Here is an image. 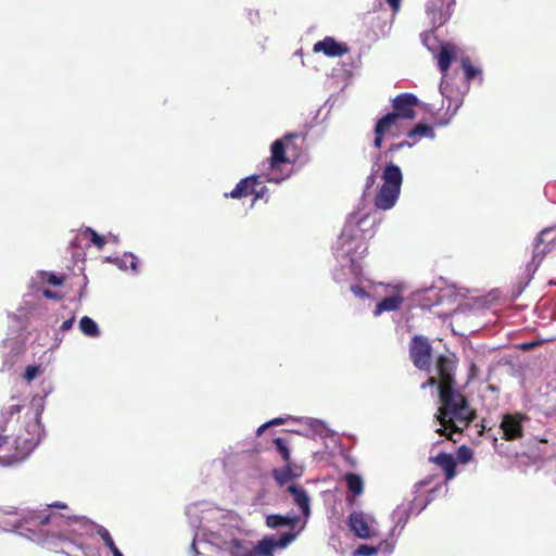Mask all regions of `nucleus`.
<instances>
[{
  "label": "nucleus",
  "instance_id": "28",
  "mask_svg": "<svg viewBox=\"0 0 556 556\" xmlns=\"http://www.w3.org/2000/svg\"><path fill=\"white\" fill-rule=\"evenodd\" d=\"M422 136L434 137V132L430 126L421 123L417 124L407 132V137L410 139H416L417 137Z\"/></svg>",
  "mask_w": 556,
  "mask_h": 556
},
{
  "label": "nucleus",
  "instance_id": "42",
  "mask_svg": "<svg viewBox=\"0 0 556 556\" xmlns=\"http://www.w3.org/2000/svg\"><path fill=\"white\" fill-rule=\"evenodd\" d=\"M540 343L539 342H535V341H532V342H527V343H523L521 344V349L527 351V350H531V349H534L535 346H538Z\"/></svg>",
  "mask_w": 556,
  "mask_h": 556
},
{
  "label": "nucleus",
  "instance_id": "46",
  "mask_svg": "<svg viewBox=\"0 0 556 556\" xmlns=\"http://www.w3.org/2000/svg\"><path fill=\"white\" fill-rule=\"evenodd\" d=\"M351 267L355 274H359V267L355 264V262L352 263Z\"/></svg>",
  "mask_w": 556,
  "mask_h": 556
},
{
  "label": "nucleus",
  "instance_id": "38",
  "mask_svg": "<svg viewBox=\"0 0 556 556\" xmlns=\"http://www.w3.org/2000/svg\"><path fill=\"white\" fill-rule=\"evenodd\" d=\"M437 377H430L426 382L421 384L422 389H426L427 387H434L437 386L440 390V374L437 371Z\"/></svg>",
  "mask_w": 556,
  "mask_h": 556
},
{
  "label": "nucleus",
  "instance_id": "26",
  "mask_svg": "<svg viewBox=\"0 0 556 556\" xmlns=\"http://www.w3.org/2000/svg\"><path fill=\"white\" fill-rule=\"evenodd\" d=\"M81 332L88 337H98L99 328L97 323L89 316L85 315L79 321Z\"/></svg>",
  "mask_w": 556,
  "mask_h": 556
},
{
  "label": "nucleus",
  "instance_id": "39",
  "mask_svg": "<svg viewBox=\"0 0 556 556\" xmlns=\"http://www.w3.org/2000/svg\"><path fill=\"white\" fill-rule=\"evenodd\" d=\"M405 147H412V143H409L408 141H402V142H399V143H393L389 147L388 149V152L390 153H394L399 150H401L402 148H405Z\"/></svg>",
  "mask_w": 556,
  "mask_h": 556
},
{
  "label": "nucleus",
  "instance_id": "52",
  "mask_svg": "<svg viewBox=\"0 0 556 556\" xmlns=\"http://www.w3.org/2000/svg\"><path fill=\"white\" fill-rule=\"evenodd\" d=\"M25 455H20L17 458L23 459Z\"/></svg>",
  "mask_w": 556,
  "mask_h": 556
},
{
  "label": "nucleus",
  "instance_id": "31",
  "mask_svg": "<svg viewBox=\"0 0 556 556\" xmlns=\"http://www.w3.org/2000/svg\"><path fill=\"white\" fill-rule=\"evenodd\" d=\"M462 66L465 73L466 80H471L476 76L480 75V70L476 68L469 60H463Z\"/></svg>",
  "mask_w": 556,
  "mask_h": 556
},
{
  "label": "nucleus",
  "instance_id": "34",
  "mask_svg": "<svg viewBox=\"0 0 556 556\" xmlns=\"http://www.w3.org/2000/svg\"><path fill=\"white\" fill-rule=\"evenodd\" d=\"M40 372V367L36 365H28L24 372V379L28 382L33 381Z\"/></svg>",
  "mask_w": 556,
  "mask_h": 556
},
{
  "label": "nucleus",
  "instance_id": "17",
  "mask_svg": "<svg viewBox=\"0 0 556 556\" xmlns=\"http://www.w3.org/2000/svg\"><path fill=\"white\" fill-rule=\"evenodd\" d=\"M271 156L269 157L270 168H277L280 163H288L289 160L286 156L285 142L278 139L273 142L270 147Z\"/></svg>",
  "mask_w": 556,
  "mask_h": 556
},
{
  "label": "nucleus",
  "instance_id": "9",
  "mask_svg": "<svg viewBox=\"0 0 556 556\" xmlns=\"http://www.w3.org/2000/svg\"><path fill=\"white\" fill-rule=\"evenodd\" d=\"M299 533L300 531L286 532L279 539H276L274 535L264 536L255 546H252L253 556H274L276 548L287 547L295 540Z\"/></svg>",
  "mask_w": 556,
  "mask_h": 556
},
{
  "label": "nucleus",
  "instance_id": "20",
  "mask_svg": "<svg viewBox=\"0 0 556 556\" xmlns=\"http://www.w3.org/2000/svg\"><path fill=\"white\" fill-rule=\"evenodd\" d=\"M227 551L231 556H253L251 543L239 539L228 542Z\"/></svg>",
  "mask_w": 556,
  "mask_h": 556
},
{
  "label": "nucleus",
  "instance_id": "50",
  "mask_svg": "<svg viewBox=\"0 0 556 556\" xmlns=\"http://www.w3.org/2000/svg\"><path fill=\"white\" fill-rule=\"evenodd\" d=\"M265 178H267V181H271V179L268 178V175H265Z\"/></svg>",
  "mask_w": 556,
  "mask_h": 556
},
{
  "label": "nucleus",
  "instance_id": "1",
  "mask_svg": "<svg viewBox=\"0 0 556 556\" xmlns=\"http://www.w3.org/2000/svg\"><path fill=\"white\" fill-rule=\"evenodd\" d=\"M435 370L440 374V407L437 419L441 428L440 435L452 438L453 433L462 432L476 418L467 399L456 390V359L454 356L440 355L435 361Z\"/></svg>",
  "mask_w": 556,
  "mask_h": 556
},
{
  "label": "nucleus",
  "instance_id": "33",
  "mask_svg": "<svg viewBox=\"0 0 556 556\" xmlns=\"http://www.w3.org/2000/svg\"><path fill=\"white\" fill-rule=\"evenodd\" d=\"M286 422V419L282 418V417H277V418H274L265 424H263L262 426H260L256 430V435L260 437L263 434V432L268 429L269 427H273V426H280V425H283Z\"/></svg>",
  "mask_w": 556,
  "mask_h": 556
},
{
  "label": "nucleus",
  "instance_id": "35",
  "mask_svg": "<svg viewBox=\"0 0 556 556\" xmlns=\"http://www.w3.org/2000/svg\"><path fill=\"white\" fill-rule=\"evenodd\" d=\"M457 456L462 463H467L472 458V451L466 445L458 448Z\"/></svg>",
  "mask_w": 556,
  "mask_h": 556
},
{
  "label": "nucleus",
  "instance_id": "25",
  "mask_svg": "<svg viewBox=\"0 0 556 556\" xmlns=\"http://www.w3.org/2000/svg\"><path fill=\"white\" fill-rule=\"evenodd\" d=\"M114 262L123 269L130 268L135 273L139 270V260L132 253H125L122 258H115Z\"/></svg>",
  "mask_w": 556,
  "mask_h": 556
},
{
  "label": "nucleus",
  "instance_id": "13",
  "mask_svg": "<svg viewBox=\"0 0 556 556\" xmlns=\"http://www.w3.org/2000/svg\"><path fill=\"white\" fill-rule=\"evenodd\" d=\"M263 184L260 175H251L241 179L236 187L229 192L225 193L226 198L242 199L252 195L255 192V187Z\"/></svg>",
  "mask_w": 556,
  "mask_h": 556
},
{
  "label": "nucleus",
  "instance_id": "22",
  "mask_svg": "<svg viewBox=\"0 0 556 556\" xmlns=\"http://www.w3.org/2000/svg\"><path fill=\"white\" fill-rule=\"evenodd\" d=\"M343 479L353 495L358 496L364 492V481L359 475L349 472L344 475Z\"/></svg>",
  "mask_w": 556,
  "mask_h": 556
},
{
  "label": "nucleus",
  "instance_id": "21",
  "mask_svg": "<svg viewBox=\"0 0 556 556\" xmlns=\"http://www.w3.org/2000/svg\"><path fill=\"white\" fill-rule=\"evenodd\" d=\"M473 301L472 306L476 309H490L492 305L500 300L497 291H491L483 296H476L471 299Z\"/></svg>",
  "mask_w": 556,
  "mask_h": 556
},
{
  "label": "nucleus",
  "instance_id": "41",
  "mask_svg": "<svg viewBox=\"0 0 556 556\" xmlns=\"http://www.w3.org/2000/svg\"><path fill=\"white\" fill-rule=\"evenodd\" d=\"M74 321H75V318H74V316H72L70 319L63 321L61 329L62 330L70 329L73 326Z\"/></svg>",
  "mask_w": 556,
  "mask_h": 556
},
{
  "label": "nucleus",
  "instance_id": "29",
  "mask_svg": "<svg viewBox=\"0 0 556 556\" xmlns=\"http://www.w3.org/2000/svg\"><path fill=\"white\" fill-rule=\"evenodd\" d=\"M274 443L276 445L277 451L281 455L282 459L286 463H290V458L291 457H290V450H289V446H288V441L282 439V438H276L274 440Z\"/></svg>",
  "mask_w": 556,
  "mask_h": 556
},
{
  "label": "nucleus",
  "instance_id": "32",
  "mask_svg": "<svg viewBox=\"0 0 556 556\" xmlns=\"http://www.w3.org/2000/svg\"><path fill=\"white\" fill-rule=\"evenodd\" d=\"M21 410H22V405L18 403L11 404L7 408H4L2 412V416L5 420V422L9 421L10 419H12L14 416H18Z\"/></svg>",
  "mask_w": 556,
  "mask_h": 556
},
{
  "label": "nucleus",
  "instance_id": "40",
  "mask_svg": "<svg viewBox=\"0 0 556 556\" xmlns=\"http://www.w3.org/2000/svg\"><path fill=\"white\" fill-rule=\"evenodd\" d=\"M388 4L392 8L393 13L400 10L401 0H387Z\"/></svg>",
  "mask_w": 556,
  "mask_h": 556
},
{
  "label": "nucleus",
  "instance_id": "23",
  "mask_svg": "<svg viewBox=\"0 0 556 556\" xmlns=\"http://www.w3.org/2000/svg\"><path fill=\"white\" fill-rule=\"evenodd\" d=\"M549 230L548 229H544L542 230L536 239H535V245H534V249H533V258L532 261L533 262H536V265L535 267H538V265L541 263V261L544 258L545 254L547 253V251H549L551 249H546V247H544L543 249H541V244L544 243L545 239L544 237L546 235H548Z\"/></svg>",
  "mask_w": 556,
  "mask_h": 556
},
{
  "label": "nucleus",
  "instance_id": "24",
  "mask_svg": "<svg viewBox=\"0 0 556 556\" xmlns=\"http://www.w3.org/2000/svg\"><path fill=\"white\" fill-rule=\"evenodd\" d=\"M392 548L393 547H392V545L390 543H388L387 541H383L377 547H374V546H370V545H366V544L359 545L357 547V549L355 551V554L356 555H362V556H374L379 551L391 552Z\"/></svg>",
  "mask_w": 556,
  "mask_h": 556
},
{
  "label": "nucleus",
  "instance_id": "11",
  "mask_svg": "<svg viewBox=\"0 0 556 556\" xmlns=\"http://www.w3.org/2000/svg\"><path fill=\"white\" fill-rule=\"evenodd\" d=\"M525 418L521 414H505L500 425L503 431V439L506 441L521 439L523 437L522 420Z\"/></svg>",
  "mask_w": 556,
  "mask_h": 556
},
{
  "label": "nucleus",
  "instance_id": "48",
  "mask_svg": "<svg viewBox=\"0 0 556 556\" xmlns=\"http://www.w3.org/2000/svg\"><path fill=\"white\" fill-rule=\"evenodd\" d=\"M447 122H438L435 123V125H439V126H442V125H445Z\"/></svg>",
  "mask_w": 556,
  "mask_h": 556
},
{
  "label": "nucleus",
  "instance_id": "4",
  "mask_svg": "<svg viewBox=\"0 0 556 556\" xmlns=\"http://www.w3.org/2000/svg\"><path fill=\"white\" fill-rule=\"evenodd\" d=\"M25 522L31 527L27 528L28 530L35 531L36 528L39 534L45 538L68 540L73 533L70 527L72 522H74V519L58 513H31L29 517L25 519Z\"/></svg>",
  "mask_w": 556,
  "mask_h": 556
},
{
  "label": "nucleus",
  "instance_id": "15",
  "mask_svg": "<svg viewBox=\"0 0 556 556\" xmlns=\"http://www.w3.org/2000/svg\"><path fill=\"white\" fill-rule=\"evenodd\" d=\"M287 491L292 494L295 505L301 509L302 515L308 518L311 515L309 496L307 492L300 485L291 484Z\"/></svg>",
  "mask_w": 556,
  "mask_h": 556
},
{
  "label": "nucleus",
  "instance_id": "7",
  "mask_svg": "<svg viewBox=\"0 0 556 556\" xmlns=\"http://www.w3.org/2000/svg\"><path fill=\"white\" fill-rule=\"evenodd\" d=\"M409 357L416 368L430 371L432 348L429 340L422 336H414L409 343Z\"/></svg>",
  "mask_w": 556,
  "mask_h": 556
},
{
  "label": "nucleus",
  "instance_id": "14",
  "mask_svg": "<svg viewBox=\"0 0 556 556\" xmlns=\"http://www.w3.org/2000/svg\"><path fill=\"white\" fill-rule=\"evenodd\" d=\"M315 53L323 52L327 56H342L349 52V48L344 43L338 42L332 37H325L313 46Z\"/></svg>",
  "mask_w": 556,
  "mask_h": 556
},
{
  "label": "nucleus",
  "instance_id": "30",
  "mask_svg": "<svg viewBox=\"0 0 556 556\" xmlns=\"http://www.w3.org/2000/svg\"><path fill=\"white\" fill-rule=\"evenodd\" d=\"M98 534H99V535H100V538L103 540V542H104L105 546H108V547H109V549L112 552V554H114V551H115V552H116V551H119V549L116 547V545H115V543H114V541H113V539H112V536H111L110 532H109L104 527H100V528H99V530H98Z\"/></svg>",
  "mask_w": 556,
  "mask_h": 556
},
{
  "label": "nucleus",
  "instance_id": "12",
  "mask_svg": "<svg viewBox=\"0 0 556 556\" xmlns=\"http://www.w3.org/2000/svg\"><path fill=\"white\" fill-rule=\"evenodd\" d=\"M349 527L351 531L361 539H371L376 535L375 528L362 511H354L350 515Z\"/></svg>",
  "mask_w": 556,
  "mask_h": 556
},
{
  "label": "nucleus",
  "instance_id": "19",
  "mask_svg": "<svg viewBox=\"0 0 556 556\" xmlns=\"http://www.w3.org/2000/svg\"><path fill=\"white\" fill-rule=\"evenodd\" d=\"M455 58L454 47L451 45L442 46L438 54V66L443 75H445Z\"/></svg>",
  "mask_w": 556,
  "mask_h": 556
},
{
  "label": "nucleus",
  "instance_id": "45",
  "mask_svg": "<svg viewBox=\"0 0 556 556\" xmlns=\"http://www.w3.org/2000/svg\"><path fill=\"white\" fill-rule=\"evenodd\" d=\"M9 437L0 434V448L8 442Z\"/></svg>",
  "mask_w": 556,
  "mask_h": 556
},
{
  "label": "nucleus",
  "instance_id": "6",
  "mask_svg": "<svg viewBox=\"0 0 556 556\" xmlns=\"http://www.w3.org/2000/svg\"><path fill=\"white\" fill-rule=\"evenodd\" d=\"M68 279L70 275L66 273L40 270L31 279L34 295L38 299L62 301L65 298L62 288L67 285Z\"/></svg>",
  "mask_w": 556,
  "mask_h": 556
},
{
  "label": "nucleus",
  "instance_id": "8",
  "mask_svg": "<svg viewBox=\"0 0 556 556\" xmlns=\"http://www.w3.org/2000/svg\"><path fill=\"white\" fill-rule=\"evenodd\" d=\"M419 105V100L414 93L404 92L397 94L392 99V112L394 117L401 121H412L416 116V108Z\"/></svg>",
  "mask_w": 556,
  "mask_h": 556
},
{
  "label": "nucleus",
  "instance_id": "3",
  "mask_svg": "<svg viewBox=\"0 0 556 556\" xmlns=\"http://www.w3.org/2000/svg\"><path fill=\"white\" fill-rule=\"evenodd\" d=\"M465 294L458 293L455 288L438 289L430 287L417 290L407 298L406 308L431 309L434 306H446L439 313H463L467 303L464 302Z\"/></svg>",
  "mask_w": 556,
  "mask_h": 556
},
{
  "label": "nucleus",
  "instance_id": "44",
  "mask_svg": "<svg viewBox=\"0 0 556 556\" xmlns=\"http://www.w3.org/2000/svg\"><path fill=\"white\" fill-rule=\"evenodd\" d=\"M49 507H55V508H60V509L67 508L66 504L61 503V502H54V503L50 504Z\"/></svg>",
  "mask_w": 556,
  "mask_h": 556
},
{
  "label": "nucleus",
  "instance_id": "51",
  "mask_svg": "<svg viewBox=\"0 0 556 556\" xmlns=\"http://www.w3.org/2000/svg\"><path fill=\"white\" fill-rule=\"evenodd\" d=\"M265 178H267V181H271V179L268 178V175H265Z\"/></svg>",
  "mask_w": 556,
  "mask_h": 556
},
{
  "label": "nucleus",
  "instance_id": "5",
  "mask_svg": "<svg viewBox=\"0 0 556 556\" xmlns=\"http://www.w3.org/2000/svg\"><path fill=\"white\" fill-rule=\"evenodd\" d=\"M381 177L383 184L375 197L374 204L376 208L387 211L392 208L399 200L403 175L400 167L390 162L384 166Z\"/></svg>",
  "mask_w": 556,
  "mask_h": 556
},
{
  "label": "nucleus",
  "instance_id": "49",
  "mask_svg": "<svg viewBox=\"0 0 556 556\" xmlns=\"http://www.w3.org/2000/svg\"><path fill=\"white\" fill-rule=\"evenodd\" d=\"M336 278H337L338 281H342L341 277H339L338 274H337Z\"/></svg>",
  "mask_w": 556,
  "mask_h": 556
},
{
  "label": "nucleus",
  "instance_id": "36",
  "mask_svg": "<svg viewBox=\"0 0 556 556\" xmlns=\"http://www.w3.org/2000/svg\"><path fill=\"white\" fill-rule=\"evenodd\" d=\"M90 233H91V242L98 248V249H102L105 244V239L104 237L100 236L98 232H96L94 230H90Z\"/></svg>",
  "mask_w": 556,
  "mask_h": 556
},
{
  "label": "nucleus",
  "instance_id": "10",
  "mask_svg": "<svg viewBox=\"0 0 556 556\" xmlns=\"http://www.w3.org/2000/svg\"><path fill=\"white\" fill-rule=\"evenodd\" d=\"M374 134V147L380 149L386 136L394 138L401 134V122L393 114L387 113L376 122Z\"/></svg>",
  "mask_w": 556,
  "mask_h": 556
},
{
  "label": "nucleus",
  "instance_id": "43",
  "mask_svg": "<svg viewBox=\"0 0 556 556\" xmlns=\"http://www.w3.org/2000/svg\"><path fill=\"white\" fill-rule=\"evenodd\" d=\"M376 182V176L375 174H370L366 179V188H371Z\"/></svg>",
  "mask_w": 556,
  "mask_h": 556
},
{
  "label": "nucleus",
  "instance_id": "27",
  "mask_svg": "<svg viewBox=\"0 0 556 556\" xmlns=\"http://www.w3.org/2000/svg\"><path fill=\"white\" fill-rule=\"evenodd\" d=\"M273 477L275 478L277 484L279 486L285 485L289 480L296 477L291 470V467L288 465L283 469H274Z\"/></svg>",
  "mask_w": 556,
  "mask_h": 556
},
{
  "label": "nucleus",
  "instance_id": "2",
  "mask_svg": "<svg viewBox=\"0 0 556 556\" xmlns=\"http://www.w3.org/2000/svg\"><path fill=\"white\" fill-rule=\"evenodd\" d=\"M351 292L358 301L368 302L367 307L375 304L374 313L396 312L406 301V287L403 283H378L365 288L361 285L351 286Z\"/></svg>",
  "mask_w": 556,
  "mask_h": 556
},
{
  "label": "nucleus",
  "instance_id": "16",
  "mask_svg": "<svg viewBox=\"0 0 556 556\" xmlns=\"http://www.w3.org/2000/svg\"><path fill=\"white\" fill-rule=\"evenodd\" d=\"M430 462L441 467L445 473V480H452L456 476V460L452 454L440 453L430 457Z\"/></svg>",
  "mask_w": 556,
  "mask_h": 556
},
{
  "label": "nucleus",
  "instance_id": "47",
  "mask_svg": "<svg viewBox=\"0 0 556 556\" xmlns=\"http://www.w3.org/2000/svg\"><path fill=\"white\" fill-rule=\"evenodd\" d=\"M113 556H123V554H122V552H121V551H116V552L114 551Z\"/></svg>",
  "mask_w": 556,
  "mask_h": 556
},
{
  "label": "nucleus",
  "instance_id": "18",
  "mask_svg": "<svg viewBox=\"0 0 556 556\" xmlns=\"http://www.w3.org/2000/svg\"><path fill=\"white\" fill-rule=\"evenodd\" d=\"M299 521L298 516H282L278 514L268 515L266 517V526L271 529L288 526L291 529L295 527Z\"/></svg>",
  "mask_w": 556,
  "mask_h": 556
},
{
  "label": "nucleus",
  "instance_id": "37",
  "mask_svg": "<svg viewBox=\"0 0 556 556\" xmlns=\"http://www.w3.org/2000/svg\"><path fill=\"white\" fill-rule=\"evenodd\" d=\"M268 189L265 186H261L260 188L255 187V192H253L254 199L252 205L258 199H267Z\"/></svg>",
  "mask_w": 556,
  "mask_h": 556
}]
</instances>
